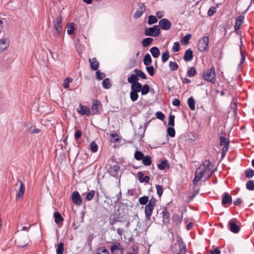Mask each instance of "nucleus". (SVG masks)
<instances>
[{"instance_id":"ea45409f","label":"nucleus","mask_w":254,"mask_h":254,"mask_svg":"<svg viewBox=\"0 0 254 254\" xmlns=\"http://www.w3.org/2000/svg\"><path fill=\"white\" fill-rule=\"evenodd\" d=\"M102 85L104 88L109 89L112 86L110 79L109 78H105L102 81Z\"/></svg>"},{"instance_id":"c9c22d12","label":"nucleus","mask_w":254,"mask_h":254,"mask_svg":"<svg viewBox=\"0 0 254 254\" xmlns=\"http://www.w3.org/2000/svg\"><path fill=\"white\" fill-rule=\"evenodd\" d=\"M144 156V154L141 151L136 150L134 154V157L137 161L142 160Z\"/></svg>"},{"instance_id":"8fccbe9b","label":"nucleus","mask_w":254,"mask_h":254,"mask_svg":"<svg viewBox=\"0 0 254 254\" xmlns=\"http://www.w3.org/2000/svg\"><path fill=\"white\" fill-rule=\"evenodd\" d=\"M169 66L170 67V70L171 71L176 70L179 68L178 64L176 63L173 62L172 61H170L169 62Z\"/></svg>"},{"instance_id":"a211bd4d","label":"nucleus","mask_w":254,"mask_h":254,"mask_svg":"<svg viewBox=\"0 0 254 254\" xmlns=\"http://www.w3.org/2000/svg\"><path fill=\"white\" fill-rule=\"evenodd\" d=\"M19 183L20 184V188L18 193L16 195V198H20L22 197L23 195L25 190V186L24 184L18 179L17 180V185Z\"/></svg>"},{"instance_id":"09e8293b","label":"nucleus","mask_w":254,"mask_h":254,"mask_svg":"<svg viewBox=\"0 0 254 254\" xmlns=\"http://www.w3.org/2000/svg\"><path fill=\"white\" fill-rule=\"evenodd\" d=\"M157 21L158 20L155 16L151 15L148 16L147 23L149 25H151L153 24L156 23Z\"/></svg>"},{"instance_id":"b1692460","label":"nucleus","mask_w":254,"mask_h":254,"mask_svg":"<svg viewBox=\"0 0 254 254\" xmlns=\"http://www.w3.org/2000/svg\"><path fill=\"white\" fill-rule=\"evenodd\" d=\"M157 167L159 169L163 170L166 169H169L170 165L169 164L167 160H164L161 161V163L157 165Z\"/></svg>"},{"instance_id":"774afa93","label":"nucleus","mask_w":254,"mask_h":254,"mask_svg":"<svg viewBox=\"0 0 254 254\" xmlns=\"http://www.w3.org/2000/svg\"><path fill=\"white\" fill-rule=\"evenodd\" d=\"M98 254H109V252L105 247L98 249Z\"/></svg>"},{"instance_id":"2f4dec72","label":"nucleus","mask_w":254,"mask_h":254,"mask_svg":"<svg viewBox=\"0 0 254 254\" xmlns=\"http://www.w3.org/2000/svg\"><path fill=\"white\" fill-rule=\"evenodd\" d=\"M188 105L192 111L195 109V101L193 97L191 96L188 99Z\"/></svg>"},{"instance_id":"6e6d98bb","label":"nucleus","mask_w":254,"mask_h":254,"mask_svg":"<svg viewBox=\"0 0 254 254\" xmlns=\"http://www.w3.org/2000/svg\"><path fill=\"white\" fill-rule=\"evenodd\" d=\"M167 134L169 136L171 137H174L175 136V129L172 127H169L167 128Z\"/></svg>"},{"instance_id":"69168bd1","label":"nucleus","mask_w":254,"mask_h":254,"mask_svg":"<svg viewBox=\"0 0 254 254\" xmlns=\"http://www.w3.org/2000/svg\"><path fill=\"white\" fill-rule=\"evenodd\" d=\"M156 188L157 190V193L159 197L162 195L163 190L162 187L159 185H156Z\"/></svg>"},{"instance_id":"20e7f679","label":"nucleus","mask_w":254,"mask_h":254,"mask_svg":"<svg viewBox=\"0 0 254 254\" xmlns=\"http://www.w3.org/2000/svg\"><path fill=\"white\" fill-rule=\"evenodd\" d=\"M54 28L57 31V36L61 37L62 35V17L61 15L58 16L53 20Z\"/></svg>"},{"instance_id":"f8f14e48","label":"nucleus","mask_w":254,"mask_h":254,"mask_svg":"<svg viewBox=\"0 0 254 254\" xmlns=\"http://www.w3.org/2000/svg\"><path fill=\"white\" fill-rule=\"evenodd\" d=\"M162 223L164 225L168 224L170 221V214L166 207H164L162 211Z\"/></svg>"},{"instance_id":"1a4fd4ad","label":"nucleus","mask_w":254,"mask_h":254,"mask_svg":"<svg viewBox=\"0 0 254 254\" xmlns=\"http://www.w3.org/2000/svg\"><path fill=\"white\" fill-rule=\"evenodd\" d=\"M236 219H231L228 222L229 229L233 233H238L240 230V227L236 223Z\"/></svg>"},{"instance_id":"39448f33","label":"nucleus","mask_w":254,"mask_h":254,"mask_svg":"<svg viewBox=\"0 0 254 254\" xmlns=\"http://www.w3.org/2000/svg\"><path fill=\"white\" fill-rule=\"evenodd\" d=\"M160 29L157 25L149 28H146L144 30V34L147 36L156 37L160 34Z\"/></svg>"},{"instance_id":"6e6552de","label":"nucleus","mask_w":254,"mask_h":254,"mask_svg":"<svg viewBox=\"0 0 254 254\" xmlns=\"http://www.w3.org/2000/svg\"><path fill=\"white\" fill-rule=\"evenodd\" d=\"M232 202V197L227 192L223 193L222 198V205L224 207H227Z\"/></svg>"},{"instance_id":"13d9d810","label":"nucleus","mask_w":254,"mask_h":254,"mask_svg":"<svg viewBox=\"0 0 254 254\" xmlns=\"http://www.w3.org/2000/svg\"><path fill=\"white\" fill-rule=\"evenodd\" d=\"M149 200V197L147 196H143L139 198V203L142 205L146 204Z\"/></svg>"},{"instance_id":"9b49d317","label":"nucleus","mask_w":254,"mask_h":254,"mask_svg":"<svg viewBox=\"0 0 254 254\" xmlns=\"http://www.w3.org/2000/svg\"><path fill=\"white\" fill-rule=\"evenodd\" d=\"M102 108L101 102L97 100L93 99L92 101L91 110L93 111V114H99V108Z\"/></svg>"},{"instance_id":"bf43d9fd","label":"nucleus","mask_w":254,"mask_h":254,"mask_svg":"<svg viewBox=\"0 0 254 254\" xmlns=\"http://www.w3.org/2000/svg\"><path fill=\"white\" fill-rule=\"evenodd\" d=\"M95 195V191L93 190H92L88 192L87 193L86 196V199L89 201L92 199L94 196Z\"/></svg>"},{"instance_id":"c756f323","label":"nucleus","mask_w":254,"mask_h":254,"mask_svg":"<svg viewBox=\"0 0 254 254\" xmlns=\"http://www.w3.org/2000/svg\"><path fill=\"white\" fill-rule=\"evenodd\" d=\"M211 161L209 160L206 159L204 161L202 164V167L204 168L203 169L207 172L208 171L210 170L211 168Z\"/></svg>"},{"instance_id":"680f3d73","label":"nucleus","mask_w":254,"mask_h":254,"mask_svg":"<svg viewBox=\"0 0 254 254\" xmlns=\"http://www.w3.org/2000/svg\"><path fill=\"white\" fill-rule=\"evenodd\" d=\"M180 45L179 42H175L174 43L173 46L172 48V51L173 52H178L180 50Z\"/></svg>"},{"instance_id":"e433bc0d","label":"nucleus","mask_w":254,"mask_h":254,"mask_svg":"<svg viewBox=\"0 0 254 254\" xmlns=\"http://www.w3.org/2000/svg\"><path fill=\"white\" fill-rule=\"evenodd\" d=\"M142 161V163L145 166H149L151 165V164L152 163L151 158L148 155L144 156Z\"/></svg>"},{"instance_id":"a18cd8bd","label":"nucleus","mask_w":254,"mask_h":254,"mask_svg":"<svg viewBox=\"0 0 254 254\" xmlns=\"http://www.w3.org/2000/svg\"><path fill=\"white\" fill-rule=\"evenodd\" d=\"M152 38L148 37L144 39L142 41V44L143 47H146L148 46L153 41Z\"/></svg>"},{"instance_id":"393cba45","label":"nucleus","mask_w":254,"mask_h":254,"mask_svg":"<svg viewBox=\"0 0 254 254\" xmlns=\"http://www.w3.org/2000/svg\"><path fill=\"white\" fill-rule=\"evenodd\" d=\"M206 173L207 172L203 169L202 166H200L196 170L195 172V176H197L198 178L201 179L203 175L206 174Z\"/></svg>"},{"instance_id":"cd10ccee","label":"nucleus","mask_w":254,"mask_h":254,"mask_svg":"<svg viewBox=\"0 0 254 254\" xmlns=\"http://www.w3.org/2000/svg\"><path fill=\"white\" fill-rule=\"evenodd\" d=\"M54 217L55 218V222L56 224H59L64 221V218L62 215L58 211H56L54 213Z\"/></svg>"},{"instance_id":"4be33fe9","label":"nucleus","mask_w":254,"mask_h":254,"mask_svg":"<svg viewBox=\"0 0 254 254\" xmlns=\"http://www.w3.org/2000/svg\"><path fill=\"white\" fill-rule=\"evenodd\" d=\"M144 174L142 172H139L138 173V180L140 183H148L150 180L149 176L146 175L143 177Z\"/></svg>"},{"instance_id":"864d4df0","label":"nucleus","mask_w":254,"mask_h":254,"mask_svg":"<svg viewBox=\"0 0 254 254\" xmlns=\"http://www.w3.org/2000/svg\"><path fill=\"white\" fill-rule=\"evenodd\" d=\"M246 188L249 190H254V181L253 180H249L246 183Z\"/></svg>"},{"instance_id":"9d476101","label":"nucleus","mask_w":254,"mask_h":254,"mask_svg":"<svg viewBox=\"0 0 254 254\" xmlns=\"http://www.w3.org/2000/svg\"><path fill=\"white\" fill-rule=\"evenodd\" d=\"M120 169V166L115 165L109 168L108 172L111 176L120 180V177L118 175V173Z\"/></svg>"},{"instance_id":"5fc2aeb1","label":"nucleus","mask_w":254,"mask_h":254,"mask_svg":"<svg viewBox=\"0 0 254 254\" xmlns=\"http://www.w3.org/2000/svg\"><path fill=\"white\" fill-rule=\"evenodd\" d=\"M98 145L95 141H92L90 144V149L92 152H96L98 150Z\"/></svg>"},{"instance_id":"ddd939ff","label":"nucleus","mask_w":254,"mask_h":254,"mask_svg":"<svg viewBox=\"0 0 254 254\" xmlns=\"http://www.w3.org/2000/svg\"><path fill=\"white\" fill-rule=\"evenodd\" d=\"M159 26L162 30H168L170 29L172 24L170 21L166 18H163L159 21Z\"/></svg>"},{"instance_id":"0e129e2a","label":"nucleus","mask_w":254,"mask_h":254,"mask_svg":"<svg viewBox=\"0 0 254 254\" xmlns=\"http://www.w3.org/2000/svg\"><path fill=\"white\" fill-rule=\"evenodd\" d=\"M148 124L149 123L148 122H146L144 125V126L142 127V126H140L139 128V132H141V135H144V133L145 131V130L148 125Z\"/></svg>"},{"instance_id":"de8ad7c7","label":"nucleus","mask_w":254,"mask_h":254,"mask_svg":"<svg viewBox=\"0 0 254 254\" xmlns=\"http://www.w3.org/2000/svg\"><path fill=\"white\" fill-rule=\"evenodd\" d=\"M6 42H7L6 39H3L0 40V51H4V50H5L7 48V45H6Z\"/></svg>"},{"instance_id":"37998d69","label":"nucleus","mask_w":254,"mask_h":254,"mask_svg":"<svg viewBox=\"0 0 254 254\" xmlns=\"http://www.w3.org/2000/svg\"><path fill=\"white\" fill-rule=\"evenodd\" d=\"M95 74L96 79L99 80H102L106 76V74L104 72H102L99 70H96Z\"/></svg>"},{"instance_id":"7ed1b4c3","label":"nucleus","mask_w":254,"mask_h":254,"mask_svg":"<svg viewBox=\"0 0 254 254\" xmlns=\"http://www.w3.org/2000/svg\"><path fill=\"white\" fill-rule=\"evenodd\" d=\"M156 199L153 196L150 199L145 207V215L146 220L150 221L152 211L156 205Z\"/></svg>"},{"instance_id":"603ef678","label":"nucleus","mask_w":254,"mask_h":254,"mask_svg":"<svg viewBox=\"0 0 254 254\" xmlns=\"http://www.w3.org/2000/svg\"><path fill=\"white\" fill-rule=\"evenodd\" d=\"M169 58V52L168 50L162 53L161 60L163 63L166 62Z\"/></svg>"},{"instance_id":"052dcab7","label":"nucleus","mask_w":254,"mask_h":254,"mask_svg":"<svg viewBox=\"0 0 254 254\" xmlns=\"http://www.w3.org/2000/svg\"><path fill=\"white\" fill-rule=\"evenodd\" d=\"M240 54H241V60L239 63V65L240 66L243 63L245 62L246 60L245 55L244 54V53L243 52L242 50V46L241 45L240 46Z\"/></svg>"},{"instance_id":"4c0bfd02","label":"nucleus","mask_w":254,"mask_h":254,"mask_svg":"<svg viewBox=\"0 0 254 254\" xmlns=\"http://www.w3.org/2000/svg\"><path fill=\"white\" fill-rule=\"evenodd\" d=\"M230 107L233 109V113L234 115L237 114V99L236 98H233L232 103L230 105Z\"/></svg>"},{"instance_id":"3c124183","label":"nucleus","mask_w":254,"mask_h":254,"mask_svg":"<svg viewBox=\"0 0 254 254\" xmlns=\"http://www.w3.org/2000/svg\"><path fill=\"white\" fill-rule=\"evenodd\" d=\"M146 70L151 76H154L155 70L153 65H146Z\"/></svg>"},{"instance_id":"f3484780","label":"nucleus","mask_w":254,"mask_h":254,"mask_svg":"<svg viewBox=\"0 0 254 254\" xmlns=\"http://www.w3.org/2000/svg\"><path fill=\"white\" fill-rule=\"evenodd\" d=\"M244 16L241 15L236 18V21L234 25L235 30L237 34H239V32L238 31L241 27V25L243 22Z\"/></svg>"},{"instance_id":"dca6fc26","label":"nucleus","mask_w":254,"mask_h":254,"mask_svg":"<svg viewBox=\"0 0 254 254\" xmlns=\"http://www.w3.org/2000/svg\"><path fill=\"white\" fill-rule=\"evenodd\" d=\"M72 200L75 204L79 205L82 203V198L78 191H74L72 193Z\"/></svg>"},{"instance_id":"338daca9","label":"nucleus","mask_w":254,"mask_h":254,"mask_svg":"<svg viewBox=\"0 0 254 254\" xmlns=\"http://www.w3.org/2000/svg\"><path fill=\"white\" fill-rule=\"evenodd\" d=\"M175 116L173 115H170L169 116L168 125L174 127L175 126L174 123Z\"/></svg>"},{"instance_id":"a19ab883","label":"nucleus","mask_w":254,"mask_h":254,"mask_svg":"<svg viewBox=\"0 0 254 254\" xmlns=\"http://www.w3.org/2000/svg\"><path fill=\"white\" fill-rule=\"evenodd\" d=\"M150 90V87L149 85L144 84L143 86L142 85V89L140 90L141 92V94L142 95H145L147 94Z\"/></svg>"},{"instance_id":"79ce46f5","label":"nucleus","mask_w":254,"mask_h":254,"mask_svg":"<svg viewBox=\"0 0 254 254\" xmlns=\"http://www.w3.org/2000/svg\"><path fill=\"white\" fill-rule=\"evenodd\" d=\"M196 74V71L194 67H190L187 71V75L189 77H193Z\"/></svg>"},{"instance_id":"aec40b11","label":"nucleus","mask_w":254,"mask_h":254,"mask_svg":"<svg viewBox=\"0 0 254 254\" xmlns=\"http://www.w3.org/2000/svg\"><path fill=\"white\" fill-rule=\"evenodd\" d=\"M193 55L192 50L190 49H189L187 50H186L184 57V59L185 61L186 62H190L193 59Z\"/></svg>"},{"instance_id":"4d7b16f0","label":"nucleus","mask_w":254,"mask_h":254,"mask_svg":"<svg viewBox=\"0 0 254 254\" xmlns=\"http://www.w3.org/2000/svg\"><path fill=\"white\" fill-rule=\"evenodd\" d=\"M191 37L190 34H188L184 36L182 39V42L184 45H187L189 43V40Z\"/></svg>"},{"instance_id":"5701e85b","label":"nucleus","mask_w":254,"mask_h":254,"mask_svg":"<svg viewBox=\"0 0 254 254\" xmlns=\"http://www.w3.org/2000/svg\"><path fill=\"white\" fill-rule=\"evenodd\" d=\"M182 219L183 214L179 215L178 214L174 213L172 216V220L177 225L181 223Z\"/></svg>"},{"instance_id":"7c9ffc66","label":"nucleus","mask_w":254,"mask_h":254,"mask_svg":"<svg viewBox=\"0 0 254 254\" xmlns=\"http://www.w3.org/2000/svg\"><path fill=\"white\" fill-rule=\"evenodd\" d=\"M57 254H63L64 250V244L63 242H60L56 246Z\"/></svg>"},{"instance_id":"2eb2a0df","label":"nucleus","mask_w":254,"mask_h":254,"mask_svg":"<svg viewBox=\"0 0 254 254\" xmlns=\"http://www.w3.org/2000/svg\"><path fill=\"white\" fill-rule=\"evenodd\" d=\"M77 111L81 115H85L89 116L91 114L89 108L86 106L82 105L81 104L77 109Z\"/></svg>"},{"instance_id":"c03bdc74","label":"nucleus","mask_w":254,"mask_h":254,"mask_svg":"<svg viewBox=\"0 0 254 254\" xmlns=\"http://www.w3.org/2000/svg\"><path fill=\"white\" fill-rule=\"evenodd\" d=\"M245 173L247 178H252L254 176V170L252 169H246L245 171Z\"/></svg>"},{"instance_id":"c85d7f7f","label":"nucleus","mask_w":254,"mask_h":254,"mask_svg":"<svg viewBox=\"0 0 254 254\" xmlns=\"http://www.w3.org/2000/svg\"><path fill=\"white\" fill-rule=\"evenodd\" d=\"M138 80H139V78H138L137 75H134V74H132L127 78L128 82H129V83H131V84L138 82Z\"/></svg>"},{"instance_id":"72a5a7b5","label":"nucleus","mask_w":254,"mask_h":254,"mask_svg":"<svg viewBox=\"0 0 254 254\" xmlns=\"http://www.w3.org/2000/svg\"><path fill=\"white\" fill-rule=\"evenodd\" d=\"M152 63V59L150 56V55L147 53L144 56V59H143V64L145 65H149Z\"/></svg>"},{"instance_id":"f704fd0d","label":"nucleus","mask_w":254,"mask_h":254,"mask_svg":"<svg viewBox=\"0 0 254 254\" xmlns=\"http://www.w3.org/2000/svg\"><path fill=\"white\" fill-rule=\"evenodd\" d=\"M67 33L68 35H71L73 34L75 30L74 25L73 23H68L67 24Z\"/></svg>"},{"instance_id":"58836bf2","label":"nucleus","mask_w":254,"mask_h":254,"mask_svg":"<svg viewBox=\"0 0 254 254\" xmlns=\"http://www.w3.org/2000/svg\"><path fill=\"white\" fill-rule=\"evenodd\" d=\"M110 225L113 226L115 223L119 222L120 221V217H114L113 215H111L109 219Z\"/></svg>"},{"instance_id":"4468645a","label":"nucleus","mask_w":254,"mask_h":254,"mask_svg":"<svg viewBox=\"0 0 254 254\" xmlns=\"http://www.w3.org/2000/svg\"><path fill=\"white\" fill-rule=\"evenodd\" d=\"M226 133L224 131H221L220 133V145L224 146V147L227 146V148H229V139L225 137Z\"/></svg>"},{"instance_id":"f03ea898","label":"nucleus","mask_w":254,"mask_h":254,"mask_svg":"<svg viewBox=\"0 0 254 254\" xmlns=\"http://www.w3.org/2000/svg\"><path fill=\"white\" fill-rule=\"evenodd\" d=\"M202 77L204 80L214 84L216 81V73L214 67L212 66L210 69L203 72Z\"/></svg>"},{"instance_id":"423d86ee","label":"nucleus","mask_w":254,"mask_h":254,"mask_svg":"<svg viewBox=\"0 0 254 254\" xmlns=\"http://www.w3.org/2000/svg\"><path fill=\"white\" fill-rule=\"evenodd\" d=\"M209 42L208 36H204L198 40L197 44L198 50L200 52H203L207 50Z\"/></svg>"},{"instance_id":"f257e3e1","label":"nucleus","mask_w":254,"mask_h":254,"mask_svg":"<svg viewBox=\"0 0 254 254\" xmlns=\"http://www.w3.org/2000/svg\"><path fill=\"white\" fill-rule=\"evenodd\" d=\"M172 250L173 254H185L186 253V246L182 239L179 237L177 239V244H175L172 247Z\"/></svg>"},{"instance_id":"49530a36","label":"nucleus","mask_w":254,"mask_h":254,"mask_svg":"<svg viewBox=\"0 0 254 254\" xmlns=\"http://www.w3.org/2000/svg\"><path fill=\"white\" fill-rule=\"evenodd\" d=\"M138 93L135 91H131L130 92V98L132 102L136 101L138 98Z\"/></svg>"},{"instance_id":"0eeeda50","label":"nucleus","mask_w":254,"mask_h":254,"mask_svg":"<svg viewBox=\"0 0 254 254\" xmlns=\"http://www.w3.org/2000/svg\"><path fill=\"white\" fill-rule=\"evenodd\" d=\"M112 254H123L124 249L119 242H115L110 247Z\"/></svg>"},{"instance_id":"473e14b6","label":"nucleus","mask_w":254,"mask_h":254,"mask_svg":"<svg viewBox=\"0 0 254 254\" xmlns=\"http://www.w3.org/2000/svg\"><path fill=\"white\" fill-rule=\"evenodd\" d=\"M144 11V7L140 6L139 9H137L135 13L133 14V18H138L143 14Z\"/></svg>"},{"instance_id":"412c9836","label":"nucleus","mask_w":254,"mask_h":254,"mask_svg":"<svg viewBox=\"0 0 254 254\" xmlns=\"http://www.w3.org/2000/svg\"><path fill=\"white\" fill-rule=\"evenodd\" d=\"M89 63L90 64V68L93 70H98L99 67V63L97 60L96 58H93L89 59Z\"/></svg>"},{"instance_id":"a878e982","label":"nucleus","mask_w":254,"mask_h":254,"mask_svg":"<svg viewBox=\"0 0 254 254\" xmlns=\"http://www.w3.org/2000/svg\"><path fill=\"white\" fill-rule=\"evenodd\" d=\"M150 52L154 58L159 57L160 55V52L157 47H153L150 49Z\"/></svg>"},{"instance_id":"6ab92c4d","label":"nucleus","mask_w":254,"mask_h":254,"mask_svg":"<svg viewBox=\"0 0 254 254\" xmlns=\"http://www.w3.org/2000/svg\"><path fill=\"white\" fill-rule=\"evenodd\" d=\"M29 238L28 236H24L18 239L17 243L18 244V247L24 248L28 244Z\"/></svg>"},{"instance_id":"e2e57ef3","label":"nucleus","mask_w":254,"mask_h":254,"mask_svg":"<svg viewBox=\"0 0 254 254\" xmlns=\"http://www.w3.org/2000/svg\"><path fill=\"white\" fill-rule=\"evenodd\" d=\"M72 81V78L70 77H67L64 80V82L63 83V86L64 88H68L69 87V83L71 82Z\"/></svg>"},{"instance_id":"bb28decb","label":"nucleus","mask_w":254,"mask_h":254,"mask_svg":"<svg viewBox=\"0 0 254 254\" xmlns=\"http://www.w3.org/2000/svg\"><path fill=\"white\" fill-rule=\"evenodd\" d=\"M131 90L139 92L142 89V84L139 82L136 83H133L131 85Z\"/></svg>"}]
</instances>
